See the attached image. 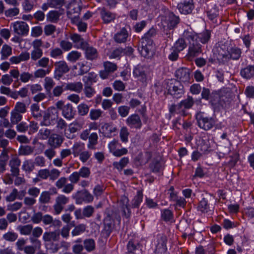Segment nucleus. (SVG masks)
Returning <instances> with one entry per match:
<instances>
[{
    "label": "nucleus",
    "instance_id": "f257e3e1",
    "mask_svg": "<svg viewBox=\"0 0 254 254\" xmlns=\"http://www.w3.org/2000/svg\"><path fill=\"white\" fill-rule=\"evenodd\" d=\"M218 60L225 64L230 60H239L241 56L242 50L236 46L228 47L227 45L222 44L218 48Z\"/></svg>",
    "mask_w": 254,
    "mask_h": 254
},
{
    "label": "nucleus",
    "instance_id": "f03ea898",
    "mask_svg": "<svg viewBox=\"0 0 254 254\" xmlns=\"http://www.w3.org/2000/svg\"><path fill=\"white\" fill-rule=\"evenodd\" d=\"M166 84L168 93L175 98L181 97L185 92L184 86L178 80L171 79Z\"/></svg>",
    "mask_w": 254,
    "mask_h": 254
},
{
    "label": "nucleus",
    "instance_id": "7ed1b4c3",
    "mask_svg": "<svg viewBox=\"0 0 254 254\" xmlns=\"http://www.w3.org/2000/svg\"><path fill=\"white\" fill-rule=\"evenodd\" d=\"M195 117L198 126L204 130L211 129L216 123L214 118L206 116L203 112L197 113Z\"/></svg>",
    "mask_w": 254,
    "mask_h": 254
},
{
    "label": "nucleus",
    "instance_id": "20e7f679",
    "mask_svg": "<svg viewBox=\"0 0 254 254\" xmlns=\"http://www.w3.org/2000/svg\"><path fill=\"white\" fill-rule=\"evenodd\" d=\"M82 8V3L80 0H72L69 5L67 14L71 21L76 20L79 18L80 12Z\"/></svg>",
    "mask_w": 254,
    "mask_h": 254
},
{
    "label": "nucleus",
    "instance_id": "39448f33",
    "mask_svg": "<svg viewBox=\"0 0 254 254\" xmlns=\"http://www.w3.org/2000/svg\"><path fill=\"white\" fill-rule=\"evenodd\" d=\"M58 117V112L54 107H51L48 109L43 116L41 126H49L53 125L54 121Z\"/></svg>",
    "mask_w": 254,
    "mask_h": 254
},
{
    "label": "nucleus",
    "instance_id": "423d86ee",
    "mask_svg": "<svg viewBox=\"0 0 254 254\" xmlns=\"http://www.w3.org/2000/svg\"><path fill=\"white\" fill-rule=\"evenodd\" d=\"M21 164V161L16 154H11L8 161V165L10 167V171L13 176H19L20 173L19 167Z\"/></svg>",
    "mask_w": 254,
    "mask_h": 254
},
{
    "label": "nucleus",
    "instance_id": "0eeeda50",
    "mask_svg": "<svg viewBox=\"0 0 254 254\" xmlns=\"http://www.w3.org/2000/svg\"><path fill=\"white\" fill-rule=\"evenodd\" d=\"M43 42L41 39H35L32 43L33 49L31 52V59L33 61H37L40 59L43 55V52L41 48Z\"/></svg>",
    "mask_w": 254,
    "mask_h": 254
},
{
    "label": "nucleus",
    "instance_id": "6e6552de",
    "mask_svg": "<svg viewBox=\"0 0 254 254\" xmlns=\"http://www.w3.org/2000/svg\"><path fill=\"white\" fill-rule=\"evenodd\" d=\"M56 108L62 111V115L66 119L71 120L74 117L73 107L70 104L64 105V102L60 100L56 104Z\"/></svg>",
    "mask_w": 254,
    "mask_h": 254
},
{
    "label": "nucleus",
    "instance_id": "1a4fd4ad",
    "mask_svg": "<svg viewBox=\"0 0 254 254\" xmlns=\"http://www.w3.org/2000/svg\"><path fill=\"white\" fill-rule=\"evenodd\" d=\"M139 45V50L142 56L148 58L153 55L154 47L153 45V41L148 42L140 41Z\"/></svg>",
    "mask_w": 254,
    "mask_h": 254
},
{
    "label": "nucleus",
    "instance_id": "9d476101",
    "mask_svg": "<svg viewBox=\"0 0 254 254\" xmlns=\"http://www.w3.org/2000/svg\"><path fill=\"white\" fill-rule=\"evenodd\" d=\"M69 201V197L64 194L59 195L55 199V203L53 207L55 214L58 215L63 210L64 205Z\"/></svg>",
    "mask_w": 254,
    "mask_h": 254
},
{
    "label": "nucleus",
    "instance_id": "9b49d317",
    "mask_svg": "<svg viewBox=\"0 0 254 254\" xmlns=\"http://www.w3.org/2000/svg\"><path fill=\"white\" fill-rule=\"evenodd\" d=\"M214 197L212 195H209L206 197L203 198L198 204L197 209L202 213H206L213 208L211 205L210 202L213 201Z\"/></svg>",
    "mask_w": 254,
    "mask_h": 254
},
{
    "label": "nucleus",
    "instance_id": "f8f14e48",
    "mask_svg": "<svg viewBox=\"0 0 254 254\" xmlns=\"http://www.w3.org/2000/svg\"><path fill=\"white\" fill-rule=\"evenodd\" d=\"M67 179L62 177L56 181L55 185L58 189H62L63 192L69 193L73 190L74 185L72 184H67Z\"/></svg>",
    "mask_w": 254,
    "mask_h": 254
},
{
    "label": "nucleus",
    "instance_id": "ddd939ff",
    "mask_svg": "<svg viewBox=\"0 0 254 254\" xmlns=\"http://www.w3.org/2000/svg\"><path fill=\"white\" fill-rule=\"evenodd\" d=\"M55 66V78H60L63 75L68 72L69 71V67H68L66 63L64 61H61L56 62L54 64Z\"/></svg>",
    "mask_w": 254,
    "mask_h": 254
},
{
    "label": "nucleus",
    "instance_id": "4468645a",
    "mask_svg": "<svg viewBox=\"0 0 254 254\" xmlns=\"http://www.w3.org/2000/svg\"><path fill=\"white\" fill-rule=\"evenodd\" d=\"M103 66L104 70L100 72V76L102 79L108 78L110 74L117 69V64L109 61L105 62Z\"/></svg>",
    "mask_w": 254,
    "mask_h": 254
},
{
    "label": "nucleus",
    "instance_id": "2eb2a0df",
    "mask_svg": "<svg viewBox=\"0 0 254 254\" xmlns=\"http://www.w3.org/2000/svg\"><path fill=\"white\" fill-rule=\"evenodd\" d=\"M74 198L77 203H81L82 201L89 203L93 200V196L87 190L78 191L75 194Z\"/></svg>",
    "mask_w": 254,
    "mask_h": 254
},
{
    "label": "nucleus",
    "instance_id": "dca6fc26",
    "mask_svg": "<svg viewBox=\"0 0 254 254\" xmlns=\"http://www.w3.org/2000/svg\"><path fill=\"white\" fill-rule=\"evenodd\" d=\"M127 125L130 128L140 129L142 127V122L137 114H132L126 120Z\"/></svg>",
    "mask_w": 254,
    "mask_h": 254
},
{
    "label": "nucleus",
    "instance_id": "f3484780",
    "mask_svg": "<svg viewBox=\"0 0 254 254\" xmlns=\"http://www.w3.org/2000/svg\"><path fill=\"white\" fill-rule=\"evenodd\" d=\"M64 140V138L63 136L57 133H53L48 139L47 144L50 147L58 148L61 146Z\"/></svg>",
    "mask_w": 254,
    "mask_h": 254
},
{
    "label": "nucleus",
    "instance_id": "a211bd4d",
    "mask_svg": "<svg viewBox=\"0 0 254 254\" xmlns=\"http://www.w3.org/2000/svg\"><path fill=\"white\" fill-rule=\"evenodd\" d=\"M14 32L19 35H27L29 31V26L23 21H16L12 24Z\"/></svg>",
    "mask_w": 254,
    "mask_h": 254
},
{
    "label": "nucleus",
    "instance_id": "6ab92c4d",
    "mask_svg": "<svg viewBox=\"0 0 254 254\" xmlns=\"http://www.w3.org/2000/svg\"><path fill=\"white\" fill-rule=\"evenodd\" d=\"M202 52L201 45L194 41L193 42L190 41V45L189 47V50L187 56L189 58H194L198 56Z\"/></svg>",
    "mask_w": 254,
    "mask_h": 254
},
{
    "label": "nucleus",
    "instance_id": "aec40b11",
    "mask_svg": "<svg viewBox=\"0 0 254 254\" xmlns=\"http://www.w3.org/2000/svg\"><path fill=\"white\" fill-rule=\"evenodd\" d=\"M176 77L180 82H189L190 80V70L189 68L182 67L179 68L176 71Z\"/></svg>",
    "mask_w": 254,
    "mask_h": 254
},
{
    "label": "nucleus",
    "instance_id": "412c9836",
    "mask_svg": "<svg viewBox=\"0 0 254 254\" xmlns=\"http://www.w3.org/2000/svg\"><path fill=\"white\" fill-rule=\"evenodd\" d=\"M166 242L167 238L165 236H158L155 250L156 254H165L167 251Z\"/></svg>",
    "mask_w": 254,
    "mask_h": 254
},
{
    "label": "nucleus",
    "instance_id": "4be33fe9",
    "mask_svg": "<svg viewBox=\"0 0 254 254\" xmlns=\"http://www.w3.org/2000/svg\"><path fill=\"white\" fill-rule=\"evenodd\" d=\"M179 17L171 12H168L163 20V21L167 24V27L170 29L174 28L179 23Z\"/></svg>",
    "mask_w": 254,
    "mask_h": 254
},
{
    "label": "nucleus",
    "instance_id": "5701e85b",
    "mask_svg": "<svg viewBox=\"0 0 254 254\" xmlns=\"http://www.w3.org/2000/svg\"><path fill=\"white\" fill-rule=\"evenodd\" d=\"M192 0H184L178 4L177 7L179 11L184 14L190 13L193 8V5Z\"/></svg>",
    "mask_w": 254,
    "mask_h": 254
},
{
    "label": "nucleus",
    "instance_id": "b1692460",
    "mask_svg": "<svg viewBox=\"0 0 254 254\" xmlns=\"http://www.w3.org/2000/svg\"><path fill=\"white\" fill-rule=\"evenodd\" d=\"M101 129L105 137L110 138L116 135L117 127L111 123H105L102 126Z\"/></svg>",
    "mask_w": 254,
    "mask_h": 254
},
{
    "label": "nucleus",
    "instance_id": "393cba45",
    "mask_svg": "<svg viewBox=\"0 0 254 254\" xmlns=\"http://www.w3.org/2000/svg\"><path fill=\"white\" fill-rule=\"evenodd\" d=\"M82 128V126L77 122H74L70 124L66 130L64 131L65 136L68 139H72L74 136L73 133H75Z\"/></svg>",
    "mask_w": 254,
    "mask_h": 254
},
{
    "label": "nucleus",
    "instance_id": "a878e982",
    "mask_svg": "<svg viewBox=\"0 0 254 254\" xmlns=\"http://www.w3.org/2000/svg\"><path fill=\"white\" fill-rule=\"evenodd\" d=\"M60 233L59 231L46 232L43 234V240L45 242L59 241Z\"/></svg>",
    "mask_w": 254,
    "mask_h": 254
},
{
    "label": "nucleus",
    "instance_id": "bb28decb",
    "mask_svg": "<svg viewBox=\"0 0 254 254\" xmlns=\"http://www.w3.org/2000/svg\"><path fill=\"white\" fill-rule=\"evenodd\" d=\"M83 85L82 82H68L65 84L64 89L75 93H80L83 90Z\"/></svg>",
    "mask_w": 254,
    "mask_h": 254
},
{
    "label": "nucleus",
    "instance_id": "cd10ccee",
    "mask_svg": "<svg viewBox=\"0 0 254 254\" xmlns=\"http://www.w3.org/2000/svg\"><path fill=\"white\" fill-rule=\"evenodd\" d=\"M129 200L128 198L124 195L122 196L119 201V203L121 207L124 215L126 217H128L130 215V211L128 208Z\"/></svg>",
    "mask_w": 254,
    "mask_h": 254
},
{
    "label": "nucleus",
    "instance_id": "c85d7f7f",
    "mask_svg": "<svg viewBox=\"0 0 254 254\" xmlns=\"http://www.w3.org/2000/svg\"><path fill=\"white\" fill-rule=\"evenodd\" d=\"M101 16L105 23H109L113 21L116 18V14L108 10H107L105 8L101 9Z\"/></svg>",
    "mask_w": 254,
    "mask_h": 254
},
{
    "label": "nucleus",
    "instance_id": "c756f323",
    "mask_svg": "<svg viewBox=\"0 0 254 254\" xmlns=\"http://www.w3.org/2000/svg\"><path fill=\"white\" fill-rule=\"evenodd\" d=\"M30 59V54L27 52H22L19 56H13L9 59L12 64H18L21 62L28 61Z\"/></svg>",
    "mask_w": 254,
    "mask_h": 254
},
{
    "label": "nucleus",
    "instance_id": "7c9ffc66",
    "mask_svg": "<svg viewBox=\"0 0 254 254\" xmlns=\"http://www.w3.org/2000/svg\"><path fill=\"white\" fill-rule=\"evenodd\" d=\"M128 37V33L127 30L125 28H123L115 35L114 39L116 42L122 43L127 41Z\"/></svg>",
    "mask_w": 254,
    "mask_h": 254
},
{
    "label": "nucleus",
    "instance_id": "2f4dec72",
    "mask_svg": "<svg viewBox=\"0 0 254 254\" xmlns=\"http://www.w3.org/2000/svg\"><path fill=\"white\" fill-rule=\"evenodd\" d=\"M86 58L88 60H93L97 58L98 52L97 50L92 47L86 46L84 49Z\"/></svg>",
    "mask_w": 254,
    "mask_h": 254
},
{
    "label": "nucleus",
    "instance_id": "473e14b6",
    "mask_svg": "<svg viewBox=\"0 0 254 254\" xmlns=\"http://www.w3.org/2000/svg\"><path fill=\"white\" fill-rule=\"evenodd\" d=\"M70 39L75 44H79L78 48L84 49L87 43L84 40L81 36L78 34L74 33L70 35Z\"/></svg>",
    "mask_w": 254,
    "mask_h": 254
},
{
    "label": "nucleus",
    "instance_id": "72a5a7b5",
    "mask_svg": "<svg viewBox=\"0 0 254 254\" xmlns=\"http://www.w3.org/2000/svg\"><path fill=\"white\" fill-rule=\"evenodd\" d=\"M34 151V147L30 145H21L18 150V155L29 156L32 155Z\"/></svg>",
    "mask_w": 254,
    "mask_h": 254
},
{
    "label": "nucleus",
    "instance_id": "f704fd0d",
    "mask_svg": "<svg viewBox=\"0 0 254 254\" xmlns=\"http://www.w3.org/2000/svg\"><path fill=\"white\" fill-rule=\"evenodd\" d=\"M241 75L246 79H250L254 76V66L248 65L241 70Z\"/></svg>",
    "mask_w": 254,
    "mask_h": 254
},
{
    "label": "nucleus",
    "instance_id": "c9c22d12",
    "mask_svg": "<svg viewBox=\"0 0 254 254\" xmlns=\"http://www.w3.org/2000/svg\"><path fill=\"white\" fill-rule=\"evenodd\" d=\"M85 149L84 144L80 142H74L72 146V154L75 157L78 156Z\"/></svg>",
    "mask_w": 254,
    "mask_h": 254
},
{
    "label": "nucleus",
    "instance_id": "e433bc0d",
    "mask_svg": "<svg viewBox=\"0 0 254 254\" xmlns=\"http://www.w3.org/2000/svg\"><path fill=\"white\" fill-rule=\"evenodd\" d=\"M34 169V163L31 160H25L23 162L22 169L26 173H30Z\"/></svg>",
    "mask_w": 254,
    "mask_h": 254
},
{
    "label": "nucleus",
    "instance_id": "4c0bfd02",
    "mask_svg": "<svg viewBox=\"0 0 254 254\" xmlns=\"http://www.w3.org/2000/svg\"><path fill=\"white\" fill-rule=\"evenodd\" d=\"M98 136L97 133L93 132L90 134L88 138L87 147L90 149H95V146L98 143Z\"/></svg>",
    "mask_w": 254,
    "mask_h": 254
},
{
    "label": "nucleus",
    "instance_id": "58836bf2",
    "mask_svg": "<svg viewBox=\"0 0 254 254\" xmlns=\"http://www.w3.org/2000/svg\"><path fill=\"white\" fill-rule=\"evenodd\" d=\"M22 115L12 110L10 112V121L12 125L19 123L22 119Z\"/></svg>",
    "mask_w": 254,
    "mask_h": 254
},
{
    "label": "nucleus",
    "instance_id": "ea45409f",
    "mask_svg": "<svg viewBox=\"0 0 254 254\" xmlns=\"http://www.w3.org/2000/svg\"><path fill=\"white\" fill-rule=\"evenodd\" d=\"M60 14L56 10H51L46 15L47 20L48 22L56 23L58 21Z\"/></svg>",
    "mask_w": 254,
    "mask_h": 254
},
{
    "label": "nucleus",
    "instance_id": "a19ab883",
    "mask_svg": "<svg viewBox=\"0 0 254 254\" xmlns=\"http://www.w3.org/2000/svg\"><path fill=\"white\" fill-rule=\"evenodd\" d=\"M183 37L189 42L190 41V42H193L197 41V34L191 29L185 30L183 33Z\"/></svg>",
    "mask_w": 254,
    "mask_h": 254
},
{
    "label": "nucleus",
    "instance_id": "79ce46f5",
    "mask_svg": "<svg viewBox=\"0 0 254 254\" xmlns=\"http://www.w3.org/2000/svg\"><path fill=\"white\" fill-rule=\"evenodd\" d=\"M17 230L22 235H29L31 234L32 230V225L27 224L25 225H19L17 227Z\"/></svg>",
    "mask_w": 254,
    "mask_h": 254
},
{
    "label": "nucleus",
    "instance_id": "37998d69",
    "mask_svg": "<svg viewBox=\"0 0 254 254\" xmlns=\"http://www.w3.org/2000/svg\"><path fill=\"white\" fill-rule=\"evenodd\" d=\"M0 54L1 60L6 59L12 55V48L7 44H4L1 49Z\"/></svg>",
    "mask_w": 254,
    "mask_h": 254
},
{
    "label": "nucleus",
    "instance_id": "c03bdc74",
    "mask_svg": "<svg viewBox=\"0 0 254 254\" xmlns=\"http://www.w3.org/2000/svg\"><path fill=\"white\" fill-rule=\"evenodd\" d=\"M207 13L208 18L213 23H220V18L218 17V11L216 8L211 9Z\"/></svg>",
    "mask_w": 254,
    "mask_h": 254
},
{
    "label": "nucleus",
    "instance_id": "a18cd8bd",
    "mask_svg": "<svg viewBox=\"0 0 254 254\" xmlns=\"http://www.w3.org/2000/svg\"><path fill=\"white\" fill-rule=\"evenodd\" d=\"M129 162V159L127 157L122 158L119 162H115L113 163V165L114 168L117 169L119 171L127 165Z\"/></svg>",
    "mask_w": 254,
    "mask_h": 254
},
{
    "label": "nucleus",
    "instance_id": "49530a36",
    "mask_svg": "<svg viewBox=\"0 0 254 254\" xmlns=\"http://www.w3.org/2000/svg\"><path fill=\"white\" fill-rule=\"evenodd\" d=\"M83 90L85 97L87 98H92L96 93L95 90L86 82Z\"/></svg>",
    "mask_w": 254,
    "mask_h": 254
},
{
    "label": "nucleus",
    "instance_id": "de8ad7c7",
    "mask_svg": "<svg viewBox=\"0 0 254 254\" xmlns=\"http://www.w3.org/2000/svg\"><path fill=\"white\" fill-rule=\"evenodd\" d=\"M211 33L209 30H205L197 34V39L203 44L206 43L210 38Z\"/></svg>",
    "mask_w": 254,
    "mask_h": 254
},
{
    "label": "nucleus",
    "instance_id": "09e8293b",
    "mask_svg": "<svg viewBox=\"0 0 254 254\" xmlns=\"http://www.w3.org/2000/svg\"><path fill=\"white\" fill-rule=\"evenodd\" d=\"M86 229V225L84 224H80L74 227L71 231V235L73 237L78 236L84 233Z\"/></svg>",
    "mask_w": 254,
    "mask_h": 254
},
{
    "label": "nucleus",
    "instance_id": "8fccbe9b",
    "mask_svg": "<svg viewBox=\"0 0 254 254\" xmlns=\"http://www.w3.org/2000/svg\"><path fill=\"white\" fill-rule=\"evenodd\" d=\"M187 47V44L183 38L179 39L175 43L172 49H175L178 52L183 51Z\"/></svg>",
    "mask_w": 254,
    "mask_h": 254
},
{
    "label": "nucleus",
    "instance_id": "3c124183",
    "mask_svg": "<svg viewBox=\"0 0 254 254\" xmlns=\"http://www.w3.org/2000/svg\"><path fill=\"white\" fill-rule=\"evenodd\" d=\"M28 89L27 87H23L20 88L19 91H14L13 96L14 99H17L19 96L23 98L28 96Z\"/></svg>",
    "mask_w": 254,
    "mask_h": 254
},
{
    "label": "nucleus",
    "instance_id": "603ef678",
    "mask_svg": "<svg viewBox=\"0 0 254 254\" xmlns=\"http://www.w3.org/2000/svg\"><path fill=\"white\" fill-rule=\"evenodd\" d=\"M51 193L49 191H42L40 195L39 201L42 204L48 203L50 202Z\"/></svg>",
    "mask_w": 254,
    "mask_h": 254
},
{
    "label": "nucleus",
    "instance_id": "864d4df0",
    "mask_svg": "<svg viewBox=\"0 0 254 254\" xmlns=\"http://www.w3.org/2000/svg\"><path fill=\"white\" fill-rule=\"evenodd\" d=\"M143 194L140 191L137 192L136 195L134 197L132 200L131 205L133 207H138L142 201Z\"/></svg>",
    "mask_w": 254,
    "mask_h": 254
},
{
    "label": "nucleus",
    "instance_id": "5fc2aeb1",
    "mask_svg": "<svg viewBox=\"0 0 254 254\" xmlns=\"http://www.w3.org/2000/svg\"><path fill=\"white\" fill-rule=\"evenodd\" d=\"M18 235L17 233L8 231L2 235V238L6 241L13 242L17 239Z\"/></svg>",
    "mask_w": 254,
    "mask_h": 254
},
{
    "label": "nucleus",
    "instance_id": "6e6d98bb",
    "mask_svg": "<svg viewBox=\"0 0 254 254\" xmlns=\"http://www.w3.org/2000/svg\"><path fill=\"white\" fill-rule=\"evenodd\" d=\"M78 114L81 116L86 115L89 111V107L84 103H82L78 105L77 107Z\"/></svg>",
    "mask_w": 254,
    "mask_h": 254
},
{
    "label": "nucleus",
    "instance_id": "4d7b16f0",
    "mask_svg": "<svg viewBox=\"0 0 254 254\" xmlns=\"http://www.w3.org/2000/svg\"><path fill=\"white\" fill-rule=\"evenodd\" d=\"M156 34V30L153 28H150L144 35L140 41H143L144 42H148L149 41H152V38L154 37Z\"/></svg>",
    "mask_w": 254,
    "mask_h": 254
},
{
    "label": "nucleus",
    "instance_id": "13d9d810",
    "mask_svg": "<svg viewBox=\"0 0 254 254\" xmlns=\"http://www.w3.org/2000/svg\"><path fill=\"white\" fill-rule=\"evenodd\" d=\"M81 56V53L76 51H72L67 54L66 58L68 61L71 62H75L79 59Z\"/></svg>",
    "mask_w": 254,
    "mask_h": 254
},
{
    "label": "nucleus",
    "instance_id": "bf43d9fd",
    "mask_svg": "<svg viewBox=\"0 0 254 254\" xmlns=\"http://www.w3.org/2000/svg\"><path fill=\"white\" fill-rule=\"evenodd\" d=\"M55 85V82L51 77H45V78L44 79V86L45 90L48 92H50L51 91V89L53 88Z\"/></svg>",
    "mask_w": 254,
    "mask_h": 254
},
{
    "label": "nucleus",
    "instance_id": "052dcab7",
    "mask_svg": "<svg viewBox=\"0 0 254 254\" xmlns=\"http://www.w3.org/2000/svg\"><path fill=\"white\" fill-rule=\"evenodd\" d=\"M133 73L135 77L140 78V79L142 81L146 78V75L144 70L141 66L135 67L133 70Z\"/></svg>",
    "mask_w": 254,
    "mask_h": 254
},
{
    "label": "nucleus",
    "instance_id": "680f3d73",
    "mask_svg": "<svg viewBox=\"0 0 254 254\" xmlns=\"http://www.w3.org/2000/svg\"><path fill=\"white\" fill-rule=\"evenodd\" d=\"M84 247L88 252H91L95 248V241L91 239H86L84 241Z\"/></svg>",
    "mask_w": 254,
    "mask_h": 254
},
{
    "label": "nucleus",
    "instance_id": "e2e57ef3",
    "mask_svg": "<svg viewBox=\"0 0 254 254\" xmlns=\"http://www.w3.org/2000/svg\"><path fill=\"white\" fill-rule=\"evenodd\" d=\"M31 111L32 116L35 119H38L42 117V114L40 111V108L38 104H33L31 106Z\"/></svg>",
    "mask_w": 254,
    "mask_h": 254
},
{
    "label": "nucleus",
    "instance_id": "0e129e2a",
    "mask_svg": "<svg viewBox=\"0 0 254 254\" xmlns=\"http://www.w3.org/2000/svg\"><path fill=\"white\" fill-rule=\"evenodd\" d=\"M103 114V111L100 109H91L90 111L89 117L92 120H97L101 117Z\"/></svg>",
    "mask_w": 254,
    "mask_h": 254
},
{
    "label": "nucleus",
    "instance_id": "69168bd1",
    "mask_svg": "<svg viewBox=\"0 0 254 254\" xmlns=\"http://www.w3.org/2000/svg\"><path fill=\"white\" fill-rule=\"evenodd\" d=\"M129 134L128 129L126 127H123L120 131V137L121 140L123 142L128 141V137Z\"/></svg>",
    "mask_w": 254,
    "mask_h": 254
},
{
    "label": "nucleus",
    "instance_id": "338daca9",
    "mask_svg": "<svg viewBox=\"0 0 254 254\" xmlns=\"http://www.w3.org/2000/svg\"><path fill=\"white\" fill-rule=\"evenodd\" d=\"M13 110L21 114H24L27 111L26 104L23 102H18Z\"/></svg>",
    "mask_w": 254,
    "mask_h": 254
},
{
    "label": "nucleus",
    "instance_id": "774afa93",
    "mask_svg": "<svg viewBox=\"0 0 254 254\" xmlns=\"http://www.w3.org/2000/svg\"><path fill=\"white\" fill-rule=\"evenodd\" d=\"M182 106L180 103L177 105L172 104L169 107V113L170 116H173L177 114H181L182 113Z\"/></svg>",
    "mask_w": 254,
    "mask_h": 254
}]
</instances>
